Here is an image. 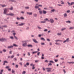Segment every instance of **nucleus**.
Here are the masks:
<instances>
[{
  "mask_svg": "<svg viewBox=\"0 0 74 74\" xmlns=\"http://www.w3.org/2000/svg\"><path fill=\"white\" fill-rule=\"evenodd\" d=\"M7 9H5L3 12L4 14H5V15H10V16H13V15H15L13 13L7 14Z\"/></svg>",
  "mask_w": 74,
  "mask_h": 74,
  "instance_id": "f257e3e1",
  "label": "nucleus"
},
{
  "mask_svg": "<svg viewBox=\"0 0 74 74\" xmlns=\"http://www.w3.org/2000/svg\"><path fill=\"white\" fill-rule=\"evenodd\" d=\"M22 42L23 43L22 44V46L25 47L27 46V41H23Z\"/></svg>",
  "mask_w": 74,
  "mask_h": 74,
  "instance_id": "f03ea898",
  "label": "nucleus"
},
{
  "mask_svg": "<svg viewBox=\"0 0 74 74\" xmlns=\"http://www.w3.org/2000/svg\"><path fill=\"white\" fill-rule=\"evenodd\" d=\"M38 11H39V13L40 14V15H42V11L41 10V8H38Z\"/></svg>",
  "mask_w": 74,
  "mask_h": 74,
  "instance_id": "7ed1b4c3",
  "label": "nucleus"
},
{
  "mask_svg": "<svg viewBox=\"0 0 74 74\" xmlns=\"http://www.w3.org/2000/svg\"><path fill=\"white\" fill-rule=\"evenodd\" d=\"M48 22H50L51 23H53L54 22V20L52 18H50V20H48Z\"/></svg>",
  "mask_w": 74,
  "mask_h": 74,
  "instance_id": "20e7f679",
  "label": "nucleus"
},
{
  "mask_svg": "<svg viewBox=\"0 0 74 74\" xmlns=\"http://www.w3.org/2000/svg\"><path fill=\"white\" fill-rule=\"evenodd\" d=\"M69 38H67L63 42V43H65L66 42H69Z\"/></svg>",
  "mask_w": 74,
  "mask_h": 74,
  "instance_id": "39448f33",
  "label": "nucleus"
},
{
  "mask_svg": "<svg viewBox=\"0 0 74 74\" xmlns=\"http://www.w3.org/2000/svg\"><path fill=\"white\" fill-rule=\"evenodd\" d=\"M51 68H46V70H48L47 71V72H49L51 71Z\"/></svg>",
  "mask_w": 74,
  "mask_h": 74,
  "instance_id": "423d86ee",
  "label": "nucleus"
},
{
  "mask_svg": "<svg viewBox=\"0 0 74 74\" xmlns=\"http://www.w3.org/2000/svg\"><path fill=\"white\" fill-rule=\"evenodd\" d=\"M24 25H25V23H22L21 24H19L17 25V26H23Z\"/></svg>",
  "mask_w": 74,
  "mask_h": 74,
  "instance_id": "0eeeda50",
  "label": "nucleus"
},
{
  "mask_svg": "<svg viewBox=\"0 0 74 74\" xmlns=\"http://www.w3.org/2000/svg\"><path fill=\"white\" fill-rule=\"evenodd\" d=\"M33 41L34 42H35V43H38V42L36 40V39H33Z\"/></svg>",
  "mask_w": 74,
  "mask_h": 74,
  "instance_id": "6e6552de",
  "label": "nucleus"
},
{
  "mask_svg": "<svg viewBox=\"0 0 74 74\" xmlns=\"http://www.w3.org/2000/svg\"><path fill=\"white\" fill-rule=\"evenodd\" d=\"M5 40V38H2L1 39H0V41H4Z\"/></svg>",
  "mask_w": 74,
  "mask_h": 74,
  "instance_id": "1a4fd4ad",
  "label": "nucleus"
},
{
  "mask_svg": "<svg viewBox=\"0 0 74 74\" xmlns=\"http://www.w3.org/2000/svg\"><path fill=\"white\" fill-rule=\"evenodd\" d=\"M13 47L14 46L11 45L10 46H8V48L9 49H10V48H13Z\"/></svg>",
  "mask_w": 74,
  "mask_h": 74,
  "instance_id": "9d476101",
  "label": "nucleus"
},
{
  "mask_svg": "<svg viewBox=\"0 0 74 74\" xmlns=\"http://www.w3.org/2000/svg\"><path fill=\"white\" fill-rule=\"evenodd\" d=\"M27 14L28 15H32V12H27Z\"/></svg>",
  "mask_w": 74,
  "mask_h": 74,
  "instance_id": "9b49d317",
  "label": "nucleus"
},
{
  "mask_svg": "<svg viewBox=\"0 0 74 74\" xmlns=\"http://www.w3.org/2000/svg\"><path fill=\"white\" fill-rule=\"evenodd\" d=\"M44 55L43 54H42L41 57V59H44Z\"/></svg>",
  "mask_w": 74,
  "mask_h": 74,
  "instance_id": "f8f14e48",
  "label": "nucleus"
},
{
  "mask_svg": "<svg viewBox=\"0 0 74 74\" xmlns=\"http://www.w3.org/2000/svg\"><path fill=\"white\" fill-rule=\"evenodd\" d=\"M33 16L34 17H35V18H36L37 16V14L36 13H35L33 14Z\"/></svg>",
  "mask_w": 74,
  "mask_h": 74,
  "instance_id": "ddd939ff",
  "label": "nucleus"
},
{
  "mask_svg": "<svg viewBox=\"0 0 74 74\" xmlns=\"http://www.w3.org/2000/svg\"><path fill=\"white\" fill-rule=\"evenodd\" d=\"M55 41L56 42H58V41H60L61 42H62V40H55Z\"/></svg>",
  "mask_w": 74,
  "mask_h": 74,
  "instance_id": "4468645a",
  "label": "nucleus"
},
{
  "mask_svg": "<svg viewBox=\"0 0 74 74\" xmlns=\"http://www.w3.org/2000/svg\"><path fill=\"white\" fill-rule=\"evenodd\" d=\"M67 63H69V64H74V62H67Z\"/></svg>",
  "mask_w": 74,
  "mask_h": 74,
  "instance_id": "2eb2a0df",
  "label": "nucleus"
},
{
  "mask_svg": "<svg viewBox=\"0 0 74 74\" xmlns=\"http://www.w3.org/2000/svg\"><path fill=\"white\" fill-rule=\"evenodd\" d=\"M0 5L2 7H6V5H5L1 4Z\"/></svg>",
  "mask_w": 74,
  "mask_h": 74,
  "instance_id": "dca6fc26",
  "label": "nucleus"
},
{
  "mask_svg": "<svg viewBox=\"0 0 74 74\" xmlns=\"http://www.w3.org/2000/svg\"><path fill=\"white\" fill-rule=\"evenodd\" d=\"M27 46L28 47H33V45H28Z\"/></svg>",
  "mask_w": 74,
  "mask_h": 74,
  "instance_id": "f3484780",
  "label": "nucleus"
},
{
  "mask_svg": "<svg viewBox=\"0 0 74 74\" xmlns=\"http://www.w3.org/2000/svg\"><path fill=\"white\" fill-rule=\"evenodd\" d=\"M64 18H65V17H67V14L65 13L64 14Z\"/></svg>",
  "mask_w": 74,
  "mask_h": 74,
  "instance_id": "a211bd4d",
  "label": "nucleus"
},
{
  "mask_svg": "<svg viewBox=\"0 0 74 74\" xmlns=\"http://www.w3.org/2000/svg\"><path fill=\"white\" fill-rule=\"evenodd\" d=\"M13 47H17L18 46V45H16L15 44H13Z\"/></svg>",
  "mask_w": 74,
  "mask_h": 74,
  "instance_id": "6ab92c4d",
  "label": "nucleus"
},
{
  "mask_svg": "<svg viewBox=\"0 0 74 74\" xmlns=\"http://www.w3.org/2000/svg\"><path fill=\"white\" fill-rule=\"evenodd\" d=\"M46 23V21H41L40 22L41 23Z\"/></svg>",
  "mask_w": 74,
  "mask_h": 74,
  "instance_id": "aec40b11",
  "label": "nucleus"
},
{
  "mask_svg": "<svg viewBox=\"0 0 74 74\" xmlns=\"http://www.w3.org/2000/svg\"><path fill=\"white\" fill-rule=\"evenodd\" d=\"M43 14H47V11L45 10H43Z\"/></svg>",
  "mask_w": 74,
  "mask_h": 74,
  "instance_id": "412c9836",
  "label": "nucleus"
},
{
  "mask_svg": "<svg viewBox=\"0 0 74 74\" xmlns=\"http://www.w3.org/2000/svg\"><path fill=\"white\" fill-rule=\"evenodd\" d=\"M66 23H71V21H66Z\"/></svg>",
  "mask_w": 74,
  "mask_h": 74,
  "instance_id": "4be33fe9",
  "label": "nucleus"
},
{
  "mask_svg": "<svg viewBox=\"0 0 74 74\" xmlns=\"http://www.w3.org/2000/svg\"><path fill=\"white\" fill-rule=\"evenodd\" d=\"M40 39L41 40H43L44 41H45V39L43 38H41Z\"/></svg>",
  "mask_w": 74,
  "mask_h": 74,
  "instance_id": "5701e85b",
  "label": "nucleus"
},
{
  "mask_svg": "<svg viewBox=\"0 0 74 74\" xmlns=\"http://www.w3.org/2000/svg\"><path fill=\"white\" fill-rule=\"evenodd\" d=\"M39 8L38 6L36 5L35 6V8L36 9H37Z\"/></svg>",
  "mask_w": 74,
  "mask_h": 74,
  "instance_id": "b1692460",
  "label": "nucleus"
},
{
  "mask_svg": "<svg viewBox=\"0 0 74 74\" xmlns=\"http://www.w3.org/2000/svg\"><path fill=\"white\" fill-rule=\"evenodd\" d=\"M50 63H55V62L53 61L52 60H50L49 61Z\"/></svg>",
  "mask_w": 74,
  "mask_h": 74,
  "instance_id": "393cba45",
  "label": "nucleus"
},
{
  "mask_svg": "<svg viewBox=\"0 0 74 74\" xmlns=\"http://www.w3.org/2000/svg\"><path fill=\"white\" fill-rule=\"evenodd\" d=\"M14 37L16 39V40H18V38L16 36H15L14 35Z\"/></svg>",
  "mask_w": 74,
  "mask_h": 74,
  "instance_id": "a878e982",
  "label": "nucleus"
},
{
  "mask_svg": "<svg viewBox=\"0 0 74 74\" xmlns=\"http://www.w3.org/2000/svg\"><path fill=\"white\" fill-rule=\"evenodd\" d=\"M14 55H12L10 57L11 59H12L13 58H14Z\"/></svg>",
  "mask_w": 74,
  "mask_h": 74,
  "instance_id": "bb28decb",
  "label": "nucleus"
},
{
  "mask_svg": "<svg viewBox=\"0 0 74 74\" xmlns=\"http://www.w3.org/2000/svg\"><path fill=\"white\" fill-rule=\"evenodd\" d=\"M3 51L4 52H7V50L5 49H3Z\"/></svg>",
  "mask_w": 74,
  "mask_h": 74,
  "instance_id": "cd10ccee",
  "label": "nucleus"
},
{
  "mask_svg": "<svg viewBox=\"0 0 74 74\" xmlns=\"http://www.w3.org/2000/svg\"><path fill=\"white\" fill-rule=\"evenodd\" d=\"M66 28H64L61 29V31H63V30H66Z\"/></svg>",
  "mask_w": 74,
  "mask_h": 74,
  "instance_id": "c85d7f7f",
  "label": "nucleus"
},
{
  "mask_svg": "<svg viewBox=\"0 0 74 74\" xmlns=\"http://www.w3.org/2000/svg\"><path fill=\"white\" fill-rule=\"evenodd\" d=\"M10 38H11L12 40H14V37L13 36H10Z\"/></svg>",
  "mask_w": 74,
  "mask_h": 74,
  "instance_id": "c756f323",
  "label": "nucleus"
},
{
  "mask_svg": "<svg viewBox=\"0 0 74 74\" xmlns=\"http://www.w3.org/2000/svg\"><path fill=\"white\" fill-rule=\"evenodd\" d=\"M12 73H15V71L14 69H12Z\"/></svg>",
  "mask_w": 74,
  "mask_h": 74,
  "instance_id": "7c9ffc66",
  "label": "nucleus"
},
{
  "mask_svg": "<svg viewBox=\"0 0 74 74\" xmlns=\"http://www.w3.org/2000/svg\"><path fill=\"white\" fill-rule=\"evenodd\" d=\"M9 9L10 10H13V7H11V8H9Z\"/></svg>",
  "mask_w": 74,
  "mask_h": 74,
  "instance_id": "2f4dec72",
  "label": "nucleus"
},
{
  "mask_svg": "<svg viewBox=\"0 0 74 74\" xmlns=\"http://www.w3.org/2000/svg\"><path fill=\"white\" fill-rule=\"evenodd\" d=\"M44 21H48L49 20H48V18H46V19H44Z\"/></svg>",
  "mask_w": 74,
  "mask_h": 74,
  "instance_id": "473e14b6",
  "label": "nucleus"
},
{
  "mask_svg": "<svg viewBox=\"0 0 74 74\" xmlns=\"http://www.w3.org/2000/svg\"><path fill=\"white\" fill-rule=\"evenodd\" d=\"M73 4H74V2H72L71 3V5H73Z\"/></svg>",
  "mask_w": 74,
  "mask_h": 74,
  "instance_id": "72a5a7b5",
  "label": "nucleus"
},
{
  "mask_svg": "<svg viewBox=\"0 0 74 74\" xmlns=\"http://www.w3.org/2000/svg\"><path fill=\"white\" fill-rule=\"evenodd\" d=\"M67 3H68V5H69V6H70V5H71V3H70L69 2H68Z\"/></svg>",
  "mask_w": 74,
  "mask_h": 74,
  "instance_id": "f704fd0d",
  "label": "nucleus"
},
{
  "mask_svg": "<svg viewBox=\"0 0 74 74\" xmlns=\"http://www.w3.org/2000/svg\"><path fill=\"white\" fill-rule=\"evenodd\" d=\"M8 71H11V68L8 69Z\"/></svg>",
  "mask_w": 74,
  "mask_h": 74,
  "instance_id": "c9c22d12",
  "label": "nucleus"
},
{
  "mask_svg": "<svg viewBox=\"0 0 74 74\" xmlns=\"http://www.w3.org/2000/svg\"><path fill=\"white\" fill-rule=\"evenodd\" d=\"M37 51H34V52H32V54H34V53H37Z\"/></svg>",
  "mask_w": 74,
  "mask_h": 74,
  "instance_id": "e433bc0d",
  "label": "nucleus"
},
{
  "mask_svg": "<svg viewBox=\"0 0 74 74\" xmlns=\"http://www.w3.org/2000/svg\"><path fill=\"white\" fill-rule=\"evenodd\" d=\"M52 64H51V63H50L48 65V66H52Z\"/></svg>",
  "mask_w": 74,
  "mask_h": 74,
  "instance_id": "4c0bfd02",
  "label": "nucleus"
},
{
  "mask_svg": "<svg viewBox=\"0 0 74 74\" xmlns=\"http://www.w3.org/2000/svg\"><path fill=\"white\" fill-rule=\"evenodd\" d=\"M74 27H71L69 28V29H74Z\"/></svg>",
  "mask_w": 74,
  "mask_h": 74,
  "instance_id": "58836bf2",
  "label": "nucleus"
},
{
  "mask_svg": "<svg viewBox=\"0 0 74 74\" xmlns=\"http://www.w3.org/2000/svg\"><path fill=\"white\" fill-rule=\"evenodd\" d=\"M26 65H27V66H29V63L27 62L26 64Z\"/></svg>",
  "mask_w": 74,
  "mask_h": 74,
  "instance_id": "ea45409f",
  "label": "nucleus"
},
{
  "mask_svg": "<svg viewBox=\"0 0 74 74\" xmlns=\"http://www.w3.org/2000/svg\"><path fill=\"white\" fill-rule=\"evenodd\" d=\"M25 9H29V7H25Z\"/></svg>",
  "mask_w": 74,
  "mask_h": 74,
  "instance_id": "a19ab883",
  "label": "nucleus"
},
{
  "mask_svg": "<svg viewBox=\"0 0 74 74\" xmlns=\"http://www.w3.org/2000/svg\"><path fill=\"white\" fill-rule=\"evenodd\" d=\"M4 62V63H8V62H7V61H3Z\"/></svg>",
  "mask_w": 74,
  "mask_h": 74,
  "instance_id": "79ce46f5",
  "label": "nucleus"
},
{
  "mask_svg": "<svg viewBox=\"0 0 74 74\" xmlns=\"http://www.w3.org/2000/svg\"><path fill=\"white\" fill-rule=\"evenodd\" d=\"M57 35H59V36H60V35H62V34L61 33H58L57 34Z\"/></svg>",
  "mask_w": 74,
  "mask_h": 74,
  "instance_id": "37998d69",
  "label": "nucleus"
},
{
  "mask_svg": "<svg viewBox=\"0 0 74 74\" xmlns=\"http://www.w3.org/2000/svg\"><path fill=\"white\" fill-rule=\"evenodd\" d=\"M9 67H10L8 66H6L5 67V68L7 69H8V68H9Z\"/></svg>",
  "mask_w": 74,
  "mask_h": 74,
  "instance_id": "c03bdc74",
  "label": "nucleus"
},
{
  "mask_svg": "<svg viewBox=\"0 0 74 74\" xmlns=\"http://www.w3.org/2000/svg\"><path fill=\"white\" fill-rule=\"evenodd\" d=\"M17 60V59H16V58H14V61H16Z\"/></svg>",
  "mask_w": 74,
  "mask_h": 74,
  "instance_id": "a18cd8bd",
  "label": "nucleus"
},
{
  "mask_svg": "<svg viewBox=\"0 0 74 74\" xmlns=\"http://www.w3.org/2000/svg\"><path fill=\"white\" fill-rule=\"evenodd\" d=\"M41 45H45V43H42L41 44Z\"/></svg>",
  "mask_w": 74,
  "mask_h": 74,
  "instance_id": "49530a36",
  "label": "nucleus"
},
{
  "mask_svg": "<svg viewBox=\"0 0 74 74\" xmlns=\"http://www.w3.org/2000/svg\"><path fill=\"white\" fill-rule=\"evenodd\" d=\"M54 61L55 62H58V60H56V59H55Z\"/></svg>",
  "mask_w": 74,
  "mask_h": 74,
  "instance_id": "de8ad7c7",
  "label": "nucleus"
},
{
  "mask_svg": "<svg viewBox=\"0 0 74 74\" xmlns=\"http://www.w3.org/2000/svg\"><path fill=\"white\" fill-rule=\"evenodd\" d=\"M26 73V72L25 71H23L22 73L23 74H25Z\"/></svg>",
  "mask_w": 74,
  "mask_h": 74,
  "instance_id": "09e8293b",
  "label": "nucleus"
},
{
  "mask_svg": "<svg viewBox=\"0 0 74 74\" xmlns=\"http://www.w3.org/2000/svg\"><path fill=\"white\" fill-rule=\"evenodd\" d=\"M3 26L1 27H0V29H3Z\"/></svg>",
  "mask_w": 74,
  "mask_h": 74,
  "instance_id": "8fccbe9b",
  "label": "nucleus"
},
{
  "mask_svg": "<svg viewBox=\"0 0 74 74\" xmlns=\"http://www.w3.org/2000/svg\"><path fill=\"white\" fill-rule=\"evenodd\" d=\"M20 19H24V18L23 17H21Z\"/></svg>",
  "mask_w": 74,
  "mask_h": 74,
  "instance_id": "3c124183",
  "label": "nucleus"
},
{
  "mask_svg": "<svg viewBox=\"0 0 74 74\" xmlns=\"http://www.w3.org/2000/svg\"><path fill=\"white\" fill-rule=\"evenodd\" d=\"M51 12H55V9H53L51 10Z\"/></svg>",
  "mask_w": 74,
  "mask_h": 74,
  "instance_id": "603ef678",
  "label": "nucleus"
},
{
  "mask_svg": "<svg viewBox=\"0 0 74 74\" xmlns=\"http://www.w3.org/2000/svg\"><path fill=\"white\" fill-rule=\"evenodd\" d=\"M45 62H46V63H48V60H46L45 61Z\"/></svg>",
  "mask_w": 74,
  "mask_h": 74,
  "instance_id": "864d4df0",
  "label": "nucleus"
},
{
  "mask_svg": "<svg viewBox=\"0 0 74 74\" xmlns=\"http://www.w3.org/2000/svg\"><path fill=\"white\" fill-rule=\"evenodd\" d=\"M42 36V35L39 34V35H38V36L39 37H41Z\"/></svg>",
  "mask_w": 74,
  "mask_h": 74,
  "instance_id": "5fc2aeb1",
  "label": "nucleus"
},
{
  "mask_svg": "<svg viewBox=\"0 0 74 74\" xmlns=\"http://www.w3.org/2000/svg\"><path fill=\"white\" fill-rule=\"evenodd\" d=\"M55 44H56V45H60V43L56 42L55 43Z\"/></svg>",
  "mask_w": 74,
  "mask_h": 74,
  "instance_id": "6e6d98bb",
  "label": "nucleus"
},
{
  "mask_svg": "<svg viewBox=\"0 0 74 74\" xmlns=\"http://www.w3.org/2000/svg\"><path fill=\"white\" fill-rule=\"evenodd\" d=\"M67 13H69V12H70V10H68L67 11Z\"/></svg>",
  "mask_w": 74,
  "mask_h": 74,
  "instance_id": "4d7b16f0",
  "label": "nucleus"
},
{
  "mask_svg": "<svg viewBox=\"0 0 74 74\" xmlns=\"http://www.w3.org/2000/svg\"><path fill=\"white\" fill-rule=\"evenodd\" d=\"M47 41H50L51 40H50V39H47Z\"/></svg>",
  "mask_w": 74,
  "mask_h": 74,
  "instance_id": "13d9d810",
  "label": "nucleus"
},
{
  "mask_svg": "<svg viewBox=\"0 0 74 74\" xmlns=\"http://www.w3.org/2000/svg\"><path fill=\"white\" fill-rule=\"evenodd\" d=\"M42 6V5H38V7H41Z\"/></svg>",
  "mask_w": 74,
  "mask_h": 74,
  "instance_id": "bf43d9fd",
  "label": "nucleus"
},
{
  "mask_svg": "<svg viewBox=\"0 0 74 74\" xmlns=\"http://www.w3.org/2000/svg\"><path fill=\"white\" fill-rule=\"evenodd\" d=\"M29 27H27L26 28V30H29Z\"/></svg>",
  "mask_w": 74,
  "mask_h": 74,
  "instance_id": "052dcab7",
  "label": "nucleus"
},
{
  "mask_svg": "<svg viewBox=\"0 0 74 74\" xmlns=\"http://www.w3.org/2000/svg\"><path fill=\"white\" fill-rule=\"evenodd\" d=\"M38 29H41V27H39V26H38Z\"/></svg>",
  "mask_w": 74,
  "mask_h": 74,
  "instance_id": "680f3d73",
  "label": "nucleus"
},
{
  "mask_svg": "<svg viewBox=\"0 0 74 74\" xmlns=\"http://www.w3.org/2000/svg\"><path fill=\"white\" fill-rule=\"evenodd\" d=\"M38 61H39V60H35V63H37V62H38Z\"/></svg>",
  "mask_w": 74,
  "mask_h": 74,
  "instance_id": "e2e57ef3",
  "label": "nucleus"
},
{
  "mask_svg": "<svg viewBox=\"0 0 74 74\" xmlns=\"http://www.w3.org/2000/svg\"><path fill=\"white\" fill-rule=\"evenodd\" d=\"M3 26L4 27H7V26L6 25Z\"/></svg>",
  "mask_w": 74,
  "mask_h": 74,
  "instance_id": "0e129e2a",
  "label": "nucleus"
},
{
  "mask_svg": "<svg viewBox=\"0 0 74 74\" xmlns=\"http://www.w3.org/2000/svg\"><path fill=\"white\" fill-rule=\"evenodd\" d=\"M0 72L1 73H3V70L2 69V70H1Z\"/></svg>",
  "mask_w": 74,
  "mask_h": 74,
  "instance_id": "69168bd1",
  "label": "nucleus"
},
{
  "mask_svg": "<svg viewBox=\"0 0 74 74\" xmlns=\"http://www.w3.org/2000/svg\"><path fill=\"white\" fill-rule=\"evenodd\" d=\"M63 71L64 73V74H65L66 73V71H65V70L63 69Z\"/></svg>",
  "mask_w": 74,
  "mask_h": 74,
  "instance_id": "338daca9",
  "label": "nucleus"
},
{
  "mask_svg": "<svg viewBox=\"0 0 74 74\" xmlns=\"http://www.w3.org/2000/svg\"><path fill=\"white\" fill-rule=\"evenodd\" d=\"M16 68H18V65H16L15 66Z\"/></svg>",
  "mask_w": 74,
  "mask_h": 74,
  "instance_id": "774afa93",
  "label": "nucleus"
}]
</instances>
